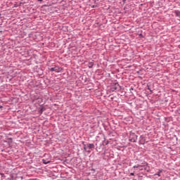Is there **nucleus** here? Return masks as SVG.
Here are the masks:
<instances>
[{
    "mask_svg": "<svg viewBox=\"0 0 180 180\" xmlns=\"http://www.w3.org/2000/svg\"><path fill=\"white\" fill-rule=\"evenodd\" d=\"M120 89V85H119V83H115L111 86V91L112 92H115V91H119Z\"/></svg>",
    "mask_w": 180,
    "mask_h": 180,
    "instance_id": "1",
    "label": "nucleus"
},
{
    "mask_svg": "<svg viewBox=\"0 0 180 180\" xmlns=\"http://www.w3.org/2000/svg\"><path fill=\"white\" fill-rule=\"evenodd\" d=\"M137 135L136 134H132L129 136V141H131V143H136L137 141Z\"/></svg>",
    "mask_w": 180,
    "mask_h": 180,
    "instance_id": "2",
    "label": "nucleus"
},
{
    "mask_svg": "<svg viewBox=\"0 0 180 180\" xmlns=\"http://www.w3.org/2000/svg\"><path fill=\"white\" fill-rule=\"evenodd\" d=\"M50 71H51V72H61V69L58 67H55V68H51L50 69Z\"/></svg>",
    "mask_w": 180,
    "mask_h": 180,
    "instance_id": "3",
    "label": "nucleus"
},
{
    "mask_svg": "<svg viewBox=\"0 0 180 180\" xmlns=\"http://www.w3.org/2000/svg\"><path fill=\"white\" fill-rule=\"evenodd\" d=\"M147 166V162H143L142 165H136L133 167V168H143V167Z\"/></svg>",
    "mask_w": 180,
    "mask_h": 180,
    "instance_id": "4",
    "label": "nucleus"
},
{
    "mask_svg": "<svg viewBox=\"0 0 180 180\" xmlns=\"http://www.w3.org/2000/svg\"><path fill=\"white\" fill-rule=\"evenodd\" d=\"M140 143H141V144H144V141H146V138H144V136H143V135H141V136H140Z\"/></svg>",
    "mask_w": 180,
    "mask_h": 180,
    "instance_id": "5",
    "label": "nucleus"
},
{
    "mask_svg": "<svg viewBox=\"0 0 180 180\" xmlns=\"http://www.w3.org/2000/svg\"><path fill=\"white\" fill-rule=\"evenodd\" d=\"M87 147H89V148H95V145L94 143H89L87 145Z\"/></svg>",
    "mask_w": 180,
    "mask_h": 180,
    "instance_id": "6",
    "label": "nucleus"
},
{
    "mask_svg": "<svg viewBox=\"0 0 180 180\" xmlns=\"http://www.w3.org/2000/svg\"><path fill=\"white\" fill-rule=\"evenodd\" d=\"M42 162H43V164L46 165V164H50V160H46L45 159H43Z\"/></svg>",
    "mask_w": 180,
    "mask_h": 180,
    "instance_id": "7",
    "label": "nucleus"
},
{
    "mask_svg": "<svg viewBox=\"0 0 180 180\" xmlns=\"http://www.w3.org/2000/svg\"><path fill=\"white\" fill-rule=\"evenodd\" d=\"M88 67L89 68H92V67H94V62H89L88 63Z\"/></svg>",
    "mask_w": 180,
    "mask_h": 180,
    "instance_id": "8",
    "label": "nucleus"
},
{
    "mask_svg": "<svg viewBox=\"0 0 180 180\" xmlns=\"http://www.w3.org/2000/svg\"><path fill=\"white\" fill-rule=\"evenodd\" d=\"M161 172H162V169H159L158 172H157L155 175H158V176H161Z\"/></svg>",
    "mask_w": 180,
    "mask_h": 180,
    "instance_id": "9",
    "label": "nucleus"
},
{
    "mask_svg": "<svg viewBox=\"0 0 180 180\" xmlns=\"http://www.w3.org/2000/svg\"><path fill=\"white\" fill-rule=\"evenodd\" d=\"M43 112H44V108H41L40 110H39V113H43Z\"/></svg>",
    "mask_w": 180,
    "mask_h": 180,
    "instance_id": "10",
    "label": "nucleus"
},
{
    "mask_svg": "<svg viewBox=\"0 0 180 180\" xmlns=\"http://www.w3.org/2000/svg\"><path fill=\"white\" fill-rule=\"evenodd\" d=\"M84 150L86 151V145H84Z\"/></svg>",
    "mask_w": 180,
    "mask_h": 180,
    "instance_id": "11",
    "label": "nucleus"
},
{
    "mask_svg": "<svg viewBox=\"0 0 180 180\" xmlns=\"http://www.w3.org/2000/svg\"><path fill=\"white\" fill-rule=\"evenodd\" d=\"M130 176H134V172L130 173Z\"/></svg>",
    "mask_w": 180,
    "mask_h": 180,
    "instance_id": "12",
    "label": "nucleus"
},
{
    "mask_svg": "<svg viewBox=\"0 0 180 180\" xmlns=\"http://www.w3.org/2000/svg\"><path fill=\"white\" fill-rule=\"evenodd\" d=\"M139 171H143V168L139 167Z\"/></svg>",
    "mask_w": 180,
    "mask_h": 180,
    "instance_id": "13",
    "label": "nucleus"
},
{
    "mask_svg": "<svg viewBox=\"0 0 180 180\" xmlns=\"http://www.w3.org/2000/svg\"><path fill=\"white\" fill-rule=\"evenodd\" d=\"M148 90H150V92H153V91L151 90V89L148 88Z\"/></svg>",
    "mask_w": 180,
    "mask_h": 180,
    "instance_id": "14",
    "label": "nucleus"
},
{
    "mask_svg": "<svg viewBox=\"0 0 180 180\" xmlns=\"http://www.w3.org/2000/svg\"><path fill=\"white\" fill-rule=\"evenodd\" d=\"M129 91H133V88H131V89H129Z\"/></svg>",
    "mask_w": 180,
    "mask_h": 180,
    "instance_id": "15",
    "label": "nucleus"
},
{
    "mask_svg": "<svg viewBox=\"0 0 180 180\" xmlns=\"http://www.w3.org/2000/svg\"><path fill=\"white\" fill-rule=\"evenodd\" d=\"M0 175H1V176H4V174L0 173Z\"/></svg>",
    "mask_w": 180,
    "mask_h": 180,
    "instance_id": "16",
    "label": "nucleus"
},
{
    "mask_svg": "<svg viewBox=\"0 0 180 180\" xmlns=\"http://www.w3.org/2000/svg\"><path fill=\"white\" fill-rule=\"evenodd\" d=\"M37 1H39V2H41V1H43V0H37Z\"/></svg>",
    "mask_w": 180,
    "mask_h": 180,
    "instance_id": "17",
    "label": "nucleus"
},
{
    "mask_svg": "<svg viewBox=\"0 0 180 180\" xmlns=\"http://www.w3.org/2000/svg\"><path fill=\"white\" fill-rule=\"evenodd\" d=\"M1 108H2V106H1V105H0V109H1Z\"/></svg>",
    "mask_w": 180,
    "mask_h": 180,
    "instance_id": "18",
    "label": "nucleus"
}]
</instances>
